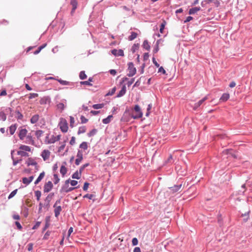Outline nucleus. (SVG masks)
I'll return each mask as SVG.
<instances>
[{"mask_svg":"<svg viewBox=\"0 0 252 252\" xmlns=\"http://www.w3.org/2000/svg\"><path fill=\"white\" fill-rule=\"evenodd\" d=\"M65 142L66 141H64L63 143L59 147L58 149V152H61L62 150H63L65 146Z\"/></svg>","mask_w":252,"mask_h":252,"instance_id":"obj_49","label":"nucleus"},{"mask_svg":"<svg viewBox=\"0 0 252 252\" xmlns=\"http://www.w3.org/2000/svg\"><path fill=\"white\" fill-rule=\"evenodd\" d=\"M58 202L60 203V201H57L53 206L54 208L55 216L57 218L58 217L62 210L61 206H57Z\"/></svg>","mask_w":252,"mask_h":252,"instance_id":"obj_5","label":"nucleus"},{"mask_svg":"<svg viewBox=\"0 0 252 252\" xmlns=\"http://www.w3.org/2000/svg\"><path fill=\"white\" fill-rule=\"evenodd\" d=\"M86 131V128L85 126H81L79 128L78 131V134H80L81 133H85Z\"/></svg>","mask_w":252,"mask_h":252,"instance_id":"obj_31","label":"nucleus"},{"mask_svg":"<svg viewBox=\"0 0 252 252\" xmlns=\"http://www.w3.org/2000/svg\"><path fill=\"white\" fill-rule=\"evenodd\" d=\"M81 84L85 85H87V86H92V84L90 82H89V81H88L81 82Z\"/></svg>","mask_w":252,"mask_h":252,"instance_id":"obj_55","label":"nucleus"},{"mask_svg":"<svg viewBox=\"0 0 252 252\" xmlns=\"http://www.w3.org/2000/svg\"><path fill=\"white\" fill-rule=\"evenodd\" d=\"M22 182H23V184H26V185H29V184H30L31 183L30 182V181H29V179L27 177L23 178H22Z\"/></svg>","mask_w":252,"mask_h":252,"instance_id":"obj_44","label":"nucleus"},{"mask_svg":"<svg viewBox=\"0 0 252 252\" xmlns=\"http://www.w3.org/2000/svg\"><path fill=\"white\" fill-rule=\"evenodd\" d=\"M70 4L72 6V10L71 11V14L72 15L77 7L78 2H77V0H71Z\"/></svg>","mask_w":252,"mask_h":252,"instance_id":"obj_12","label":"nucleus"},{"mask_svg":"<svg viewBox=\"0 0 252 252\" xmlns=\"http://www.w3.org/2000/svg\"><path fill=\"white\" fill-rule=\"evenodd\" d=\"M76 157L77 158L75 160V163L77 165H78L83 159V153L81 151L78 150Z\"/></svg>","mask_w":252,"mask_h":252,"instance_id":"obj_8","label":"nucleus"},{"mask_svg":"<svg viewBox=\"0 0 252 252\" xmlns=\"http://www.w3.org/2000/svg\"><path fill=\"white\" fill-rule=\"evenodd\" d=\"M207 99L208 97L206 96L204 97H203L202 99L200 100L198 102L195 103L193 106V109L196 110Z\"/></svg>","mask_w":252,"mask_h":252,"instance_id":"obj_14","label":"nucleus"},{"mask_svg":"<svg viewBox=\"0 0 252 252\" xmlns=\"http://www.w3.org/2000/svg\"><path fill=\"white\" fill-rule=\"evenodd\" d=\"M15 225H16L17 228L19 230H21L22 229V225H21V224L19 222L16 221L15 222Z\"/></svg>","mask_w":252,"mask_h":252,"instance_id":"obj_57","label":"nucleus"},{"mask_svg":"<svg viewBox=\"0 0 252 252\" xmlns=\"http://www.w3.org/2000/svg\"><path fill=\"white\" fill-rule=\"evenodd\" d=\"M53 185L51 181L46 183L44 186V192H49L53 188Z\"/></svg>","mask_w":252,"mask_h":252,"instance_id":"obj_7","label":"nucleus"},{"mask_svg":"<svg viewBox=\"0 0 252 252\" xmlns=\"http://www.w3.org/2000/svg\"><path fill=\"white\" fill-rule=\"evenodd\" d=\"M128 73L127 74V76L129 77H132L135 74L136 72V69L135 67L134 66V64L132 63H128Z\"/></svg>","mask_w":252,"mask_h":252,"instance_id":"obj_4","label":"nucleus"},{"mask_svg":"<svg viewBox=\"0 0 252 252\" xmlns=\"http://www.w3.org/2000/svg\"><path fill=\"white\" fill-rule=\"evenodd\" d=\"M14 152V151H11V155H13V153ZM12 160H13V164L14 165H16L17 163H18L19 162H20L22 160V158H20L19 159H16L15 158H14V157H13V156H12Z\"/></svg>","mask_w":252,"mask_h":252,"instance_id":"obj_23","label":"nucleus"},{"mask_svg":"<svg viewBox=\"0 0 252 252\" xmlns=\"http://www.w3.org/2000/svg\"><path fill=\"white\" fill-rule=\"evenodd\" d=\"M142 46L144 48L148 51L150 49V45H149L148 41L146 40L144 41Z\"/></svg>","mask_w":252,"mask_h":252,"instance_id":"obj_24","label":"nucleus"},{"mask_svg":"<svg viewBox=\"0 0 252 252\" xmlns=\"http://www.w3.org/2000/svg\"><path fill=\"white\" fill-rule=\"evenodd\" d=\"M43 134V131L41 130H38L36 131L35 135L36 137L39 139Z\"/></svg>","mask_w":252,"mask_h":252,"instance_id":"obj_36","label":"nucleus"},{"mask_svg":"<svg viewBox=\"0 0 252 252\" xmlns=\"http://www.w3.org/2000/svg\"><path fill=\"white\" fill-rule=\"evenodd\" d=\"M149 57V55L148 53H145L143 56V59L144 61L147 60Z\"/></svg>","mask_w":252,"mask_h":252,"instance_id":"obj_61","label":"nucleus"},{"mask_svg":"<svg viewBox=\"0 0 252 252\" xmlns=\"http://www.w3.org/2000/svg\"><path fill=\"white\" fill-rule=\"evenodd\" d=\"M61 135H58L56 136H52V137L47 141L48 144L54 143L56 141H58L61 139Z\"/></svg>","mask_w":252,"mask_h":252,"instance_id":"obj_13","label":"nucleus"},{"mask_svg":"<svg viewBox=\"0 0 252 252\" xmlns=\"http://www.w3.org/2000/svg\"><path fill=\"white\" fill-rule=\"evenodd\" d=\"M126 92V87L124 85L121 90V91L119 92L118 94H117V97H121L123 95L125 94Z\"/></svg>","mask_w":252,"mask_h":252,"instance_id":"obj_20","label":"nucleus"},{"mask_svg":"<svg viewBox=\"0 0 252 252\" xmlns=\"http://www.w3.org/2000/svg\"><path fill=\"white\" fill-rule=\"evenodd\" d=\"M104 106L103 103L96 104L93 105V108L95 109H98L103 108Z\"/></svg>","mask_w":252,"mask_h":252,"instance_id":"obj_32","label":"nucleus"},{"mask_svg":"<svg viewBox=\"0 0 252 252\" xmlns=\"http://www.w3.org/2000/svg\"><path fill=\"white\" fill-rule=\"evenodd\" d=\"M81 174L80 173L78 172V171H76L74 172L72 175V178L73 179H79L81 178Z\"/></svg>","mask_w":252,"mask_h":252,"instance_id":"obj_25","label":"nucleus"},{"mask_svg":"<svg viewBox=\"0 0 252 252\" xmlns=\"http://www.w3.org/2000/svg\"><path fill=\"white\" fill-rule=\"evenodd\" d=\"M166 24V22L165 20H163L162 23L161 24L160 26V30L159 31L160 33H162L163 32L164 29L165 28V26Z\"/></svg>","mask_w":252,"mask_h":252,"instance_id":"obj_30","label":"nucleus"},{"mask_svg":"<svg viewBox=\"0 0 252 252\" xmlns=\"http://www.w3.org/2000/svg\"><path fill=\"white\" fill-rule=\"evenodd\" d=\"M79 148L82 149H84V150H86L88 148V143L86 142H82L79 146Z\"/></svg>","mask_w":252,"mask_h":252,"instance_id":"obj_29","label":"nucleus"},{"mask_svg":"<svg viewBox=\"0 0 252 252\" xmlns=\"http://www.w3.org/2000/svg\"><path fill=\"white\" fill-rule=\"evenodd\" d=\"M142 116L143 113L140 107L138 105H136L132 111L131 117L134 119H137L141 118Z\"/></svg>","mask_w":252,"mask_h":252,"instance_id":"obj_1","label":"nucleus"},{"mask_svg":"<svg viewBox=\"0 0 252 252\" xmlns=\"http://www.w3.org/2000/svg\"><path fill=\"white\" fill-rule=\"evenodd\" d=\"M152 107V104H149L148 105V108H147V112L146 114V116H149V115L150 114V111Z\"/></svg>","mask_w":252,"mask_h":252,"instance_id":"obj_50","label":"nucleus"},{"mask_svg":"<svg viewBox=\"0 0 252 252\" xmlns=\"http://www.w3.org/2000/svg\"><path fill=\"white\" fill-rule=\"evenodd\" d=\"M69 179H68L65 181L64 185L62 187L60 192L61 193H67L74 190L77 187H70L69 186Z\"/></svg>","mask_w":252,"mask_h":252,"instance_id":"obj_2","label":"nucleus"},{"mask_svg":"<svg viewBox=\"0 0 252 252\" xmlns=\"http://www.w3.org/2000/svg\"><path fill=\"white\" fill-rule=\"evenodd\" d=\"M27 249L29 252L32 251L33 249V244L32 243H29L27 245Z\"/></svg>","mask_w":252,"mask_h":252,"instance_id":"obj_51","label":"nucleus"},{"mask_svg":"<svg viewBox=\"0 0 252 252\" xmlns=\"http://www.w3.org/2000/svg\"><path fill=\"white\" fill-rule=\"evenodd\" d=\"M53 177H54V184H58L59 182V181H60V179L58 177V175L55 174H54Z\"/></svg>","mask_w":252,"mask_h":252,"instance_id":"obj_39","label":"nucleus"},{"mask_svg":"<svg viewBox=\"0 0 252 252\" xmlns=\"http://www.w3.org/2000/svg\"><path fill=\"white\" fill-rule=\"evenodd\" d=\"M46 46V44H44L42 45V46H40V47H38V48L37 50L33 52V54L34 55H36V54H38L42 49H43L44 47H45Z\"/></svg>","mask_w":252,"mask_h":252,"instance_id":"obj_35","label":"nucleus"},{"mask_svg":"<svg viewBox=\"0 0 252 252\" xmlns=\"http://www.w3.org/2000/svg\"><path fill=\"white\" fill-rule=\"evenodd\" d=\"M69 183L71 184L72 186H75L77 185L78 182L75 180H70L69 179Z\"/></svg>","mask_w":252,"mask_h":252,"instance_id":"obj_52","label":"nucleus"},{"mask_svg":"<svg viewBox=\"0 0 252 252\" xmlns=\"http://www.w3.org/2000/svg\"><path fill=\"white\" fill-rule=\"evenodd\" d=\"M230 95L229 94L224 93L223 94L220 99L221 101L225 102L229 98Z\"/></svg>","mask_w":252,"mask_h":252,"instance_id":"obj_17","label":"nucleus"},{"mask_svg":"<svg viewBox=\"0 0 252 252\" xmlns=\"http://www.w3.org/2000/svg\"><path fill=\"white\" fill-rule=\"evenodd\" d=\"M17 154L19 156H21V157H28L29 156L28 153H27L26 152L19 150L17 152Z\"/></svg>","mask_w":252,"mask_h":252,"instance_id":"obj_27","label":"nucleus"},{"mask_svg":"<svg viewBox=\"0 0 252 252\" xmlns=\"http://www.w3.org/2000/svg\"><path fill=\"white\" fill-rule=\"evenodd\" d=\"M59 126L61 131L63 132H66L68 130V124L66 120L64 118H61Z\"/></svg>","mask_w":252,"mask_h":252,"instance_id":"obj_3","label":"nucleus"},{"mask_svg":"<svg viewBox=\"0 0 252 252\" xmlns=\"http://www.w3.org/2000/svg\"><path fill=\"white\" fill-rule=\"evenodd\" d=\"M67 171V169L66 167L65 166V165H62L60 168V173L63 175V176H64L66 174Z\"/></svg>","mask_w":252,"mask_h":252,"instance_id":"obj_21","label":"nucleus"},{"mask_svg":"<svg viewBox=\"0 0 252 252\" xmlns=\"http://www.w3.org/2000/svg\"><path fill=\"white\" fill-rule=\"evenodd\" d=\"M17 189H16L15 190H14L13 191H12L10 194H9V195L8 196V199H10L11 198H12L13 197H14L15 194L17 193Z\"/></svg>","mask_w":252,"mask_h":252,"instance_id":"obj_40","label":"nucleus"},{"mask_svg":"<svg viewBox=\"0 0 252 252\" xmlns=\"http://www.w3.org/2000/svg\"><path fill=\"white\" fill-rule=\"evenodd\" d=\"M200 9L201 8L200 7H195L191 8L189 10V13L190 15L194 14L196 13L197 12L199 11L200 10Z\"/></svg>","mask_w":252,"mask_h":252,"instance_id":"obj_18","label":"nucleus"},{"mask_svg":"<svg viewBox=\"0 0 252 252\" xmlns=\"http://www.w3.org/2000/svg\"><path fill=\"white\" fill-rule=\"evenodd\" d=\"M39 115H38V114L34 115L33 116H32V117L31 119V120H30L31 123L33 124L36 123L38 122V121L39 120Z\"/></svg>","mask_w":252,"mask_h":252,"instance_id":"obj_15","label":"nucleus"},{"mask_svg":"<svg viewBox=\"0 0 252 252\" xmlns=\"http://www.w3.org/2000/svg\"><path fill=\"white\" fill-rule=\"evenodd\" d=\"M26 164L28 166L33 165L37 167V163L36 161L32 158H28L26 161Z\"/></svg>","mask_w":252,"mask_h":252,"instance_id":"obj_11","label":"nucleus"},{"mask_svg":"<svg viewBox=\"0 0 252 252\" xmlns=\"http://www.w3.org/2000/svg\"><path fill=\"white\" fill-rule=\"evenodd\" d=\"M16 114V118L18 120H22L23 118V115L20 112L19 110H16L15 111Z\"/></svg>","mask_w":252,"mask_h":252,"instance_id":"obj_33","label":"nucleus"},{"mask_svg":"<svg viewBox=\"0 0 252 252\" xmlns=\"http://www.w3.org/2000/svg\"><path fill=\"white\" fill-rule=\"evenodd\" d=\"M166 163H172L173 162V157L170 155L168 159L165 161Z\"/></svg>","mask_w":252,"mask_h":252,"instance_id":"obj_42","label":"nucleus"},{"mask_svg":"<svg viewBox=\"0 0 252 252\" xmlns=\"http://www.w3.org/2000/svg\"><path fill=\"white\" fill-rule=\"evenodd\" d=\"M80 120L82 124L86 123L88 121V120L83 116H81Z\"/></svg>","mask_w":252,"mask_h":252,"instance_id":"obj_47","label":"nucleus"},{"mask_svg":"<svg viewBox=\"0 0 252 252\" xmlns=\"http://www.w3.org/2000/svg\"><path fill=\"white\" fill-rule=\"evenodd\" d=\"M138 241L136 238H134L132 240V244L133 246H136L138 244Z\"/></svg>","mask_w":252,"mask_h":252,"instance_id":"obj_53","label":"nucleus"},{"mask_svg":"<svg viewBox=\"0 0 252 252\" xmlns=\"http://www.w3.org/2000/svg\"><path fill=\"white\" fill-rule=\"evenodd\" d=\"M48 101V98L47 97H43L41 98L40 100V103L41 104H46L47 102Z\"/></svg>","mask_w":252,"mask_h":252,"instance_id":"obj_43","label":"nucleus"},{"mask_svg":"<svg viewBox=\"0 0 252 252\" xmlns=\"http://www.w3.org/2000/svg\"><path fill=\"white\" fill-rule=\"evenodd\" d=\"M87 75L84 71H81L79 74V77L81 79L84 80L87 78Z\"/></svg>","mask_w":252,"mask_h":252,"instance_id":"obj_38","label":"nucleus"},{"mask_svg":"<svg viewBox=\"0 0 252 252\" xmlns=\"http://www.w3.org/2000/svg\"><path fill=\"white\" fill-rule=\"evenodd\" d=\"M57 106L58 109L61 111L63 110L64 108V105L63 103H59Z\"/></svg>","mask_w":252,"mask_h":252,"instance_id":"obj_41","label":"nucleus"},{"mask_svg":"<svg viewBox=\"0 0 252 252\" xmlns=\"http://www.w3.org/2000/svg\"><path fill=\"white\" fill-rule=\"evenodd\" d=\"M111 53L115 56H124V51L122 49H113L111 50Z\"/></svg>","mask_w":252,"mask_h":252,"instance_id":"obj_10","label":"nucleus"},{"mask_svg":"<svg viewBox=\"0 0 252 252\" xmlns=\"http://www.w3.org/2000/svg\"><path fill=\"white\" fill-rule=\"evenodd\" d=\"M89 186V183H88V182H85L84 184V186L83 188V190L85 191L87 190Z\"/></svg>","mask_w":252,"mask_h":252,"instance_id":"obj_54","label":"nucleus"},{"mask_svg":"<svg viewBox=\"0 0 252 252\" xmlns=\"http://www.w3.org/2000/svg\"><path fill=\"white\" fill-rule=\"evenodd\" d=\"M44 176H45L44 172H42V173H41L40 174L39 176H38V177L37 178V179L35 180V181L34 182V184L35 185L38 184L41 181V180L44 178Z\"/></svg>","mask_w":252,"mask_h":252,"instance_id":"obj_19","label":"nucleus"},{"mask_svg":"<svg viewBox=\"0 0 252 252\" xmlns=\"http://www.w3.org/2000/svg\"><path fill=\"white\" fill-rule=\"evenodd\" d=\"M16 128H17V125L16 124L12 125L9 127V132H10V133L11 135H13L14 133V132H15V131L16 130Z\"/></svg>","mask_w":252,"mask_h":252,"instance_id":"obj_22","label":"nucleus"},{"mask_svg":"<svg viewBox=\"0 0 252 252\" xmlns=\"http://www.w3.org/2000/svg\"><path fill=\"white\" fill-rule=\"evenodd\" d=\"M152 60L155 65L157 67H159V64L157 63V62L156 60V59L155 58H153Z\"/></svg>","mask_w":252,"mask_h":252,"instance_id":"obj_60","label":"nucleus"},{"mask_svg":"<svg viewBox=\"0 0 252 252\" xmlns=\"http://www.w3.org/2000/svg\"><path fill=\"white\" fill-rule=\"evenodd\" d=\"M139 48V46H138V44H134L132 48H131V51L133 53H134L136 50H137Z\"/></svg>","mask_w":252,"mask_h":252,"instance_id":"obj_45","label":"nucleus"},{"mask_svg":"<svg viewBox=\"0 0 252 252\" xmlns=\"http://www.w3.org/2000/svg\"><path fill=\"white\" fill-rule=\"evenodd\" d=\"M137 36V33L135 32H131V34L130 36H129L128 37V40H133V39H134L135 38H136Z\"/></svg>","mask_w":252,"mask_h":252,"instance_id":"obj_26","label":"nucleus"},{"mask_svg":"<svg viewBox=\"0 0 252 252\" xmlns=\"http://www.w3.org/2000/svg\"><path fill=\"white\" fill-rule=\"evenodd\" d=\"M94 196V194H87L84 196V198H87L89 199H92Z\"/></svg>","mask_w":252,"mask_h":252,"instance_id":"obj_48","label":"nucleus"},{"mask_svg":"<svg viewBox=\"0 0 252 252\" xmlns=\"http://www.w3.org/2000/svg\"><path fill=\"white\" fill-rule=\"evenodd\" d=\"M70 126H73V125L74 123V119L72 116H70Z\"/></svg>","mask_w":252,"mask_h":252,"instance_id":"obj_63","label":"nucleus"},{"mask_svg":"<svg viewBox=\"0 0 252 252\" xmlns=\"http://www.w3.org/2000/svg\"><path fill=\"white\" fill-rule=\"evenodd\" d=\"M19 150L25 151V152H31V148L30 147L26 145H21L19 147Z\"/></svg>","mask_w":252,"mask_h":252,"instance_id":"obj_16","label":"nucleus"},{"mask_svg":"<svg viewBox=\"0 0 252 252\" xmlns=\"http://www.w3.org/2000/svg\"><path fill=\"white\" fill-rule=\"evenodd\" d=\"M158 72H162L163 74H165L166 73L165 70L162 66H161L159 68Z\"/></svg>","mask_w":252,"mask_h":252,"instance_id":"obj_62","label":"nucleus"},{"mask_svg":"<svg viewBox=\"0 0 252 252\" xmlns=\"http://www.w3.org/2000/svg\"><path fill=\"white\" fill-rule=\"evenodd\" d=\"M28 133V130L26 128H21L19 130V133L18 134L19 138L23 140L26 136Z\"/></svg>","mask_w":252,"mask_h":252,"instance_id":"obj_9","label":"nucleus"},{"mask_svg":"<svg viewBox=\"0 0 252 252\" xmlns=\"http://www.w3.org/2000/svg\"><path fill=\"white\" fill-rule=\"evenodd\" d=\"M50 151L47 149L44 150L41 154V156L44 161L48 160L50 158Z\"/></svg>","mask_w":252,"mask_h":252,"instance_id":"obj_6","label":"nucleus"},{"mask_svg":"<svg viewBox=\"0 0 252 252\" xmlns=\"http://www.w3.org/2000/svg\"><path fill=\"white\" fill-rule=\"evenodd\" d=\"M35 196L37 201H39L41 196V192L40 190H36L34 191Z\"/></svg>","mask_w":252,"mask_h":252,"instance_id":"obj_34","label":"nucleus"},{"mask_svg":"<svg viewBox=\"0 0 252 252\" xmlns=\"http://www.w3.org/2000/svg\"><path fill=\"white\" fill-rule=\"evenodd\" d=\"M38 94L36 93H31L30 94V96L29 98L30 99H32L35 97H37L38 96Z\"/></svg>","mask_w":252,"mask_h":252,"instance_id":"obj_46","label":"nucleus"},{"mask_svg":"<svg viewBox=\"0 0 252 252\" xmlns=\"http://www.w3.org/2000/svg\"><path fill=\"white\" fill-rule=\"evenodd\" d=\"M96 131V130L95 129H93L92 131H91L89 133L88 135L89 136H92L94 135Z\"/></svg>","mask_w":252,"mask_h":252,"instance_id":"obj_58","label":"nucleus"},{"mask_svg":"<svg viewBox=\"0 0 252 252\" xmlns=\"http://www.w3.org/2000/svg\"><path fill=\"white\" fill-rule=\"evenodd\" d=\"M70 144L71 145H73L75 143V138L74 136L71 137V139L69 142Z\"/></svg>","mask_w":252,"mask_h":252,"instance_id":"obj_59","label":"nucleus"},{"mask_svg":"<svg viewBox=\"0 0 252 252\" xmlns=\"http://www.w3.org/2000/svg\"><path fill=\"white\" fill-rule=\"evenodd\" d=\"M113 117L112 115L108 116L106 118L103 119L102 122L103 124H107L111 121V118Z\"/></svg>","mask_w":252,"mask_h":252,"instance_id":"obj_28","label":"nucleus"},{"mask_svg":"<svg viewBox=\"0 0 252 252\" xmlns=\"http://www.w3.org/2000/svg\"><path fill=\"white\" fill-rule=\"evenodd\" d=\"M13 218L14 220H19L20 219V216L18 214H14L13 215Z\"/></svg>","mask_w":252,"mask_h":252,"instance_id":"obj_64","label":"nucleus"},{"mask_svg":"<svg viewBox=\"0 0 252 252\" xmlns=\"http://www.w3.org/2000/svg\"><path fill=\"white\" fill-rule=\"evenodd\" d=\"M58 81L62 84L63 85H66L68 84V82L66 81L62 80L61 79L58 80Z\"/></svg>","mask_w":252,"mask_h":252,"instance_id":"obj_56","label":"nucleus"},{"mask_svg":"<svg viewBox=\"0 0 252 252\" xmlns=\"http://www.w3.org/2000/svg\"><path fill=\"white\" fill-rule=\"evenodd\" d=\"M6 119V116L5 114L2 112H0V120H1L2 121H5Z\"/></svg>","mask_w":252,"mask_h":252,"instance_id":"obj_37","label":"nucleus"}]
</instances>
